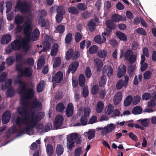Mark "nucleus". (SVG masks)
Masks as SVG:
<instances>
[{
	"label": "nucleus",
	"mask_w": 156,
	"mask_h": 156,
	"mask_svg": "<svg viewBox=\"0 0 156 156\" xmlns=\"http://www.w3.org/2000/svg\"><path fill=\"white\" fill-rule=\"evenodd\" d=\"M58 51V45L57 44H54L53 46L51 51V55L52 56H55Z\"/></svg>",
	"instance_id": "obj_27"
},
{
	"label": "nucleus",
	"mask_w": 156,
	"mask_h": 156,
	"mask_svg": "<svg viewBox=\"0 0 156 156\" xmlns=\"http://www.w3.org/2000/svg\"><path fill=\"white\" fill-rule=\"evenodd\" d=\"M73 39L72 34L71 33L67 34L65 39V43L66 44H69L72 41Z\"/></svg>",
	"instance_id": "obj_36"
},
{
	"label": "nucleus",
	"mask_w": 156,
	"mask_h": 156,
	"mask_svg": "<svg viewBox=\"0 0 156 156\" xmlns=\"http://www.w3.org/2000/svg\"><path fill=\"white\" fill-rule=\"evenodd\" d=\"M11 117L10 112L9 110H6L5 112L2 117V121L5 124H7L9 121Z\"/></svg>",
	"instance_id": "obj_14"
},
{
	"label": "nucleus",
	"mask_w": 156,
	"mask_h": 156,
	"mask_svg": "<svg viewBox=\"0 0 156 156\" xmlns=\"http://www.w3.org/2000/svg\"><path fill=\"white\" fill-rule=\"evenodd\" d=\"M115 34L118 38L121 41H125L127 40V37L125 34L120 31H117Z\"/></svg>",
	"instance_id": "obj_22"
},
{
	"label": "nucleus",
	"mask_w": 156,
	"mask_h": 156,
	"mask_svg": "<svg viewBox=\"0 0 156 156\" xmlns=\"http://www.w3.org/2000/svg\"><path fill=\"white\" fill-rule=\"evenodd\" d=\"M106 25L108 29L112 30L115 29L116 27L115 23L112 20H108L106 22Z\"/></svg>",
	"instance_id": "obj_26"
},
{
	"label": "nucleus",
	"mask_w": 156,
	"mask_h": 156,
	"mask_svg": "<svg viewBox=\"0 0 156 156\" xmlns=\"http://www.w3.org/2000/svg\"><path fill=\"white\" fill-rule=\"evenodd\" d=\"M74 144V141L69 140L68 139L67 140V146L70 151H71L75 147Z\"/></svg>",
	"instance_id": "obj_43"
},
{
	"label": "nucleus",
	"mask_w": 156,
	"mask_h": 156,
	"mask_svg": "<svg viewBox=\"0 0 156 156\" xmlns=\"http://www.w3.org/2000/svg\"><path fill=\"white\" fill-rule=\"evenodd\" d=\"M68 10L69 12L72 14L76 15L79 13V11L74 6H71L69 7L68 9Z\"/></svg>",
	"instance_id": "obj_39"
},
{
	"label": "nucleus",
	"mask_w": 156,
	"mask_h": 156,
	"mask_svg": "<svg viewBox=\"0 0 156 156\" xmlns=\"http://www.w3.org/2000/svg\"><path fill=\"white\" fill-rule=\"evenodd\" d=\"M31 34L30 35V38H27L28 40L30 41H35L37 40L40 36V31L39 29L37 28L34 29L33 32H32Z\"/></svg>",
	"instance_id": "obj_11"
},
{
	"label": "nucleus",
	"mask_w": 156,
	"mask_h": 156,
	"mask_svg": "<svg viewBox=\"0 0 156 156\" xmlns=\"http://www.w3.org/2000/svg\"><path fill=\"white\" fill-rule=\"evenodd\" d=\"M16 82L20 84L17 91L18 93L22 95L23 99L29 100L32 99L34 95V90L33 88H30L27 89L26 83L21 80L16 81Z\"/></svg>",
	"instance_id": "obj_1"
},
{
	"label": "nucleus",
	"mask_w": 156,
	"mask_h": 156,
	"mask_svg": "<svg viewBox=\"0 0 156 156\" xmlns=\"http://www.w3.org/2000/svg\"><path fill=\"white\" fill-rule=\"evenodd\" d=\"M79 84L82 87H83L85 84V77L83 74H81L79 75Z\"/></svg>",
	"instance_id": "obj_38"
},
{
	"label": "nucleus",
	"mask_w": 156,
	"mask_h": 156,
	"mask_svg": "<svg viewBox=\"0 0 156 156\" xmlns=\"http://www.w3.org/2000/svg\"><path fill=\"white\" fill-rule=\"evenodd\" d=\"M135 66L130 65L128 67L127 73L130 78H133L135 74Z\"/></svg>",
	"instance_id": "obj_21"
},
{
	"label": "nucleus",
	"mask_w": 156,
	"mask_h": 156,
	"mask_svg": "<svg viewBox=\"0 0 156 156\" xmlns=\"http://www.w3.org/2000/svg\"><path fill=\"white\" fill-rule=\"evenodd\" d=\"M88 138L89 140L92 139L95 136V132L94 130L90 129L87 132Z\"/></svg>",
	"instance_id": "obj_55"
},
{
	"label": "nucleus",
	"mask_w": 156,
	"mask_h": 156,
	"mask_svg": "<svg viewBox=\"0 0 156 156\" xmlns=\"http://www.w3.org/2000/svg\"><path fill=\"white\" fill-rule=\"evenodd\" d=\"M79 66V63L78 61H76L72 62L69 66L68 70L67 72L69 73L71 72L72 74L74 73L76 71Z\"/></svg>",
	"instance_id": "obj_12"
},
{
	"label": "nucleus",
	"mask_w": 156,
	"mask_h": 156,
	"mask_svg": "<svg viewBox=\"0 0 156 156\" xmlns=\"http://www.w3.org/2000/svg\"><path fill=\"white\" fill-rule=\"evenodd\" d=\"M65 108L64 104L62 103H58L56 106V110L58 112H62Z\"/></svg>",
	"instance_id": "obj_49"
},
{
	"label": "nucleus",
	"mask_w": 156,
	"mask_h": 156,
	"mask_svg": "<svg viewBox=\"0 0 156 156\" xmlns=\"http://www.w3.org/2000/svg\"><path fill=\"white\" fill-rule=\"evenodd\" d=\"M78 136L77 133H72L70 134V137H68V135L67 136V140L68 139L69 140L74 141L77 138Z\"/></svg>",
	"instance_id": "obj_53"
},
{
	"label": "nucleus",
	"mask_w": 156,
	"mask_h": 156,
	"mask_svg": "<svg viewBox=\"0 0 156 156\" xmlns=\"http://www.w3.org/2000/svg\"><path fill=\"white\" fill-rule=\"evenodd\" d=\"M94 62L95 65L96 66L97 70L100 71L103 65V62L98 58H96L94 59Z\"/></svg>",
	"instance_id": "obj_25"
},
{
	"label": "nucleus",
	"mask_w": 156,
	"mask_h": 156,
	"mask_svg": "<svg viewBox=\"0 0 156 156\" xmlns=\"http://www.w3.org/2000/svg\"><path fill=\"white\" fill-rule=\"evenodd\" d=\"M44 114L42 112H40L35 115V112L32 111L30 113V125L34 128L37 126V122H39L44 117Z\"/></svg>",
	"instance_id": "obj_5"
},
{
	"label": "nucleus",
	"mask_w": 156,
	"mask_h": 156,
	"mask_svg": "<svg viewBox=\"0 0 156 156\" xmlns=\"http://www.w3.org/2000/svg\"><path fill=\"white\" fill-rule=\"evenodd\" d=\"M125 86V83L122 79L119 80L116 84V88L118 90H120L122 88L123 86Z\"/></svg>",
	"instance_id": "obj_54"
},
{
	"label": "nucleus",
	"mask_w": 156,
	"mask_h": 156,
	"mask_svg": "<svg viewBox=\"0 0 156 156\" xmlns=\"http://www.w3.org/2000/svg\"><path fill=\"white\" fill-rule=\"evenodd\" d=\"M21 114H19L21 117H17L16 120V123L17 126L20 127L22 124L27 126L29 125L32 123H30L29 114L30 115V111L23 112Z\"/></svg>",
	"instance_id": "obj_2"
},
{
	"label": "nucleus",
	"mask_w": 156,
	"mask_h": 156,
	"mask_svg": "<svg viewBox=\"0 0 156 156\" xmlns=\"http://www.w3.org/2000/svg\"><path fill=\"white\" fill-rule=\"evenodd\" d=\"M107 78L105 75H103L101 76L99 81V85L100 87H103L106 84Z\"/></svg>",
	"instance_id": "obj_34"
},
{
	"label": "nucleus",
	"mask_w": 156,
	"mask_h": 156,
	"mask_svg": "<svg viewBox=\"0 0 156 156\" xmlns=\"http://www.w3.org/2000/svg\"><path fill=\"white\" fill-rule=\"evenodd\" d=\"M82 38L81 34L79 32L76 33L74 35V39L75 42L78 43L79 42Z\"/></svg>",
	"instance_id": "obj_51"
},
{
	"label": "nucleus",
	"mask_w": 156,
	"mask_h": 156,
	"mask_svg": "<svg viewBox=\"0 0 156 156\" xmlns=\"http://www.w3.org/2000/svg\"><path fill=\"white\" fill-rule=\"evenodd\" d=\"M103 75H105L107 74L108 77L111 76L113 74V69L109 66L105 65L102 71Z\"/></svg>",
	"instance_id": "obj_15"
},
{
	"label": "nucleus",
	"mask_w": 156,
	"mask_h": 156,
	"mask_svg": "<svg viewBox=\"0 0 156 156\" xmlns=\"http://www.w3.org/2000/svg\"><path fill=\"white\" fill-rule=\"evenodd\" d=\"M111 18L113 21L116 22H118L122 20L121 16L117 14L113 15Z\"/></svg>",
	"instance_id": "obj_44"
},
{
	"label": "nucleus",
	"mask_w": 156,
	"mask_h": 156,
	"mask_svg": "<svg viewBox=\"0 0 156 156\" xmlns=\"http://www.w3.org/2000/svg\"><path fill=\"white\" fill-rule=\"evenodd\" d=\"M38 22L39 24L42 27H44L46 25V20L42 16H39L38 18Z\"/></svg>",
	"instance_id": "obj_35"
},
{
	"label": "nucleus",
	"mask_w": 156,
	"mask_h": 156,
	"mask_svg": "<svg viewBox=\"0 0 156 156\" xmlns=\"http://www.w3.org/2000/svg\"><path fill=\"white\" fill-rule=\"evenodd\" d=\"M23 41L22 40L21 41L17 39L15 40L11 43L10 46H8L7 47L5 50L6 52L9 53L12 52L13 50H20L21 49V44Z\"/></svg>",
	"instance_id": "obj_4"
},
{
	"label": "nucleus",
	"mask_w": 156,
	"mask_h": 156,
	"mask_svg": "<svg viewBox=\"0 0 156 156\" xmlns=\"http://www.w3.org/2000/svg\"><path fill=\"white\" fill-rule=\"evenodd\" d=\"M15 62V58L13 56H10L6 58V62L8 66L12 65Z\"/></svg>",
	"instance_id": "obj_42"
},
{
	"label": "nucleus",
	"mask_w": 156,
	"mask_h": 156,
	"mask_svg": "<svg viewBox=\"0 0 156 156\" xmlns=\"http://www.w3.org/2000/svg\"><path fill=\"white\" fill-rule=\"evenodd\" d=\"M138 121L141 123L142 125L145 127H147L149 125V122L147 119H140Z\"/></svg>",
	"instance_id": "obj_57"
},
{
	"label": "nucleus",
	"mask_w": 156,
	"mask_h": 156,
	"mask_svg": "<svg viewBox=\"0 0 156 156\" xmlns=\"http://www.w3.org/2000/svg\"><path fill=\"white\" fill-rule=\"evenodd\" d=\"M22 40H23V41L21 44V49H23L24 52L27 53L30 48V46L29 43L30 41L28 40L27 39H22Z\"/></svg>",
	"instance_id": "obj_16"
},
{
	"label": "nucleus",
	"mask_w": 156,
	"mask_h": 156,
	"mask_svg": "<svg viewBox=\"0 0 156 156\" xmlns=\"http://www.w3.org/2000/svg\"><path fill=\"white\" fill-rule=\"evenodd\" d=\"M47 153L49 156H52L54 154V149L52 145L50 144L47 145L46 148Z\"/></svg>",
	"instance_id": "obj_31"
},
{
	"label": "nucleus",
	"mask_w": 156,
	"mask_h": 156,
	"mask_svg": "<svg viewBox=\"0 0 156 156\" xmlns=\"http://www.w3.org/2000/svg\"><path fill=\"white\" fill-rule=\"evenodd\" d=\"M33 128L30 125L27 126L21 130L19 131L18 133V134L17 135V136H22L23 134L25 133V132L27 133V134H29L30 133V131Z\"/></svg>",
	"instance_id": "obj_17"
},
{
	"label": "nucleus",
	"mask_w": 156,
	"mask_h": 156,
	"mask_svg": "<svg viewBox=\"0 0 156 156\" xmlns=\"http://www.w3.org/2000/svg\"><path fill=\"white\" fill-rule=\"evenodd\" d=\"M24 20V18L23 16L18 15L15 17L14 22L17 25H20L23 22Z\"/></svg>",
	"instance_id": "obj_32"
},
{
	"label": "nucleus",
	"mask_w": 156,
	"mask_h": 156,
	"mask_svg": "<svg viewBox=\"0 0 156 156\" xmlns=\"http://www.w3.org/2000/svg\"><path fill=\"white\" fill-rule=\"evenodd\" d=\"M126 72V69L125 65L121 67H119L117 74V76L119 78H121L125 75Z\"/></svg>",
	"instance_id": "obj_19"
},
{
	"label": "nucleus",
	"mask_w": 156,
	"mask_h": 156,
	"mask_svg": "<svg viewBox=\"0 0 156 156\" xmlns=\"http://www.w3.org/2000/svg\"><path fill=\"white\" fill-rule=\"evenodd\" d=\"M102 39L100 35H97L94 37V41L95 42L98 44H101L104 43L106 41V38L105 37H102Z\"/></svg>",
	"instance_id": "obj_28"
},
{
	"label": "nucleus",
	"mask_w": 156,
	"mask_h": 156,
	"mask_svg": "<svg viewBox=\"0 0 156 156\" xmlns=\"http://www.w3.org/2000/svg\"><path fill=\"white\" fill-rule=\"evenodd\" d=\"M24 99H21L22 103V106L17 109V112L19 114H21L23 112L28 111V102L27 101H23Z\"/></svg>",
	"instance_id": "obj_10"
},
{
	"label": "nucleus",
	"mask_w": 156,
	"mask_h": 156,
	"mask_svg": "<svg viewBox=\"0 0 156 156\" xmlns=\"http://www.w3.org/2000/svg\"><path fill=\"white\" fill-rule=\"evenodd\" d=\"M76 7L78 9L81 11H84L87 8V5L82 3H79Z\"/></svg>",
	"instance_id": "obj_60"
},
{
	"label": "nucleus",
	"mask_w": 156,
	"mask_h": 156,
	"mask_svg": "<svg viewBox=\"0 0 156 156\" xmlns=\"http://www.w3.org/2000/svg\"><path fill=\"white\" fill-rule=\"evenodd\" d=\"M44 64V59L40 58L39 59L37 64V69H41Z\"/></svg>",
	"instance_id": "obj_56"
},
{
	"label": "nucleus",
	"mask_w": 156,
	"mask_h": 156,
	"mask_svg": "<svg viewBox=\"0 0 156 156\" xmlns=\"http://www.w3.org/2000/svg\"><path fill=\"white\" fill-rule=\"evenodd\" d=\"M31 21L29 18L28 19L27 21L25 23V26L23 29V33L25 35L26 38H29L30 35H31L32 28V27Z\"/></svg>",
	"instance_id": "obj_6"
},
{
	"label": "nucleus",
	"mask_w": 156,
	"mask_h": 156,
	"mask_svg": "<svg viewBox=\"0 0 156 156\" xmlns=\"http://www.w3.org/2000/svg\"><path fill=\"white\" fill-rule=\"evenodd\" d=\"M104 107V104L103 102L99 101L97 103L96 108V112L99 113H101Z\"/></svg>",
	"instance_id": "obj_30"
},
{
	"label": "nucleus",
	"mask_w": 156,
	"mask_h": 156,
	"mask_svg": "<svg viewBox=\"0 0 156 156\" xmlns=\"http://www.w3.org/2000/svg\"><path fill=\"white\" fill-rule=\"evenodd\" d=\"M24 63V62H21L16 65L15 69L16 71L19 72V73H21L23 70L22 68Z\"/></svg>",
	"instance_id": "obj_45"
},
{
	"label": "nucleus",
	"mask_w": 156,
	"mask_h": 156,
	"mask_svg": "<svg viewBox=\"0 0 156 156\" xmlns=\"http://www.w3.org/2000/svg\"><path fill=\"white\" fill-rule=\"evenodd\" d=\"M64 149L63 146L60 145H58L56 147V151L57 154L58 156L61 155L63 153Z\"/></svg>",
	"instance_id": "obj_46"
},
{
	"label": "nucleus",
	"mask_w": 156,
	"mask_h": 156,
	"mask_svg": "<svg viewBox=\"0 0 156 156\" xmlns=\"http://www.w3.org/2000/svg\"><path fill=\"white\" fill-rule=\"evenodd\" d=\"M73 55V51L72 49L68 50L66 56V59L67 60H69L72 57Z\"/></svg>",
	"instance_id": "obj_64"
},
{
	"label": "nucleus",
	"mask_w": 156,
	"mask_h": 156,
	"mask_svg": "<svg viewBox=\"0 0 156 156\" xmlns=\"http://www.w3.org/2000/svg\"><path fill=\"white\" fill-rule=\"evenodd\" d=\"M132 97L130 95L128 96L125 99L124 102V105L126 107L130 105L132 101Z\"/></svg>",
	"instance_id": "obj_33"
},
{
	"label": "nucleus",
	"mask_w": 156,
	"mask_h": 156,
	"mask_svg": "<svg viewBox=\"0 0 156 156\" xmlns=\"http://www.w3.org/2000/svg\"><path fill=\"white\" fill-rule=\"evenodd\" d=\"M106 126L108 130L109 133L111 132L114 130L116 128L115 125L111 123L107 125Z\"/></svg>",
	"instance_id": "obj_58"
},
{
	"label": "nucleus",
	"mask_w": 156,
	"mask_h": 156,
	"mask_svg": "<svg viewBox=\"0 0 156 156\" xmlns=\"http://www.w3.org/2000/svg\"><path fill=\"white\" fill-rule=\"evenodd\" d=\"M106 54V51L104 50L99 51L98 53V56L101 58L105 57Z\"/></svg>",
	"instance_id": "obj_62"
},
{
	"label": "nucleus",
	"mask_w": 156,
	"mask_h": 156,
	"mask_svg": "<svg viewBox=\"0 0 156 156\" xmlns=\"http://www.w3.org/2000/svg\"><path fill=\"white\" fill-rule=\"evenodd\" d=\"M45 86V82L44 80L39 82L37 86V91L38 93L41 92L44 90Z\"/></svg>",
	"instance_id": "obj_24"
},
{
	"label": "nucleus",
	"mask_w": 156,
	"mask_h": 156,
	"mask_svg": "<svg viewBox=\"0 0 156 156\" xmlns=\"http://www.w3.org/2000/svg\"><path fill=\"white\" fill-rule=\"evenodd\" d=\"M73 106L72 103H69L67 106L66 109V114L68 117H71L73 113Z\"/></svg>",
	"instance_id": "obj_18"
},
{
	"label": "nucleus",
	"mask_w": 156,
	"mask_h": 156,
	"mask_svg": "<svg viewBox=\"0 0 156 156\" xmlns=\"http://www.w3.org/2000/svg\"><path fill=\"white\" fill-rule=\"evenodd\" d=\"M139 81L137 79V76L136 75L135 76L133 81V84L135 85H136L139 84V82L141 81L142 79V76L141 74H139L138 76Z\"/></svg>",
	"instance_id": "obj_47"
},
{
	"label": "nucleus",
	"mask_w": 156,
	"mask_h": 156,
	"mask_svg": "<svg viewBox=\"0 0 156 156\" xmlns=\"http://www.w3.org/2000/svg\"><path fill=\"white\" fill-rule=\"evenodd\" d=\"M12 80L11 79H8L7 81L5 82L4 84H2L1 86V89L5 90L10 87L12 84Z\"/></svg>",
	"instance_id": "obj_29"
},
{
	"label": "nucleus",
	"mask_w": 156,
	"mask_h": 156,
	"mask_svg": "<svg viewBox=\"0 0 156 156\" xmlns=\"http://www.w3.org/2000/svg\"><path fill=\"white\" fill-rule=\"evenodd\" d=\"M14 94V90L12 87L8 89L6 91V94L8 97H12Z\"/></svg>",
	"instance_id": "obj_59"
},
{
	"label": "nucleus",
	"mask_w": 156,
	"mask_h": 156,
	"mask_svg": "<svg viewBox=\"0 0 156 156\" xmlns=\"http://www.w3.org/2000/svg\"><path fill=\"white\" fill-rule=\"evenodd\" d=\"M63 14L57 13L55 16L56 21L58 23H60L63 19Z\"/></svg>",
	"instance_id": "obj_63"
},
{
	"label": "nucleus",
	"mask_w": 156,
	"mask_h": 156,
	"mask_svg": "<svg viewBox=\"0 0 156 156\" xmlns=\"http://www.w3.org/2000/svg\"><path fill=\"white\" fill-rule=\"evenodd\" d=\"M88 26L89 31L92 32L94 31L96 28V24L93 20H91L88 23Z\"/></svg>",
	"instance_id": "obj_23"
},
{
	"label": "nucleus",
	"mask_w": 156,
	"mask_h": 156,
	"mask_svg": "<svg viewBox=\"0 0 156 156\" xmlns=\"http://www.w3.org/2000/svg\"><path fill=\"white\" fill-rule=\"evenodd\" d=\"M33 70L31 68L26 67L21 73L18 75V77L21 78L24 75L27 77H30L33 73Z\"/></svg>",
	"instance_id": "obj_8"
},
{
	"label": "nucleus",
	"mask_w": 156,
	"mask_h": 156,
	"mask_svg": "<svg viewBox=\"0 0 156 156\" xmlns=\"http://www.w3.org/2000/svg\"><path fill=\"white\" fill-rule=\"evenodd\" d=\"M64 118L63 116L60 115H57L55 117L54 122L55 127L56 129H58L62 126Z\"/></svg>",
	"instance_id": "obj_7"
},
{
	"label": "nucleus",
	"mask_w": 156,
	"mask_h": 156,
	"mask_svg": "<svg viewBox=\"0 0 156 156\" xmlns=\"http://www.w3.org/2000/svg\"><path fill=\"white\" fill-rule=\"evenodd\" d=\"M142 111V108L140 106H136L133 108L132 110V113L134 115L140 114Z\"/></svg>",
	"instance_id": "obj_41"
},
{
	"label": "nucleus",
	"mask_w": 156,
	"mask_h": 156,
	"mask_svg": "<svg viewBox=\"0 0 156 156\" xmlns=\"http://www.w3.org/2000/svg\"><path fill=\"white\" fill-rule=\"evenodd\" d=\"M114 107L111 104H109L107 108L105 109V114L107 115H111L113 112Z\"/></svg>",
	"instance_id": "obj_40"
},
{
	"label": "nucleus",
	"mask_w": 156,
	"mask_h": 156,
	"mask_svg": "<svg viewBox=\"0 0 156 156\" xmlns=\"http://www.w3.org/2000/svg\"><path fill=\"white\" fill-rule=\"evenodd\" d=\"M63 79V74L61 71L58 72L54 76L52 77V81L59 83L62 81Z\"/></svg>",
	"instance_id": "obj_9"
},
{
	"label": "nucleus",
	"mask_w": 156,
	"mask_h": 156,
	"mask_svg": "<svg viewBox=\"0 0 156 156\" xmlns=\"http://www.w3.org/2000/svg\"><path fill=\"white\" fill-rule=\"evenodd\" d=\"M31 108L32 109H41L42 108L41 103L37 99L32 101L30 105Z\"/></svg>",
	"instance_id": "obj_13"
},
{
	"label": "nucleus",
	"mask_w": 156,
	"mask_h": 156,
	"mask_svg": "<svg viewBox=\"0 0 156 156\" xmlns=\"http://www.w3.org/2000/svg\"><path fill=\"white\" fill-rule=\"evenodd\" d=\"M98 50V47L96 45H93L89 48V52L90 54H94L97 52Z\"/></svg>",
	"instance_id": "obj_52"
},
{
	"label": "nucleus",
	"mask_w": 156,
	"mask_h": 156,
	"mask_svg": "<svg viewBox=\"0 0 156 156\" xmlns=\"http://www.w3.org/2000/svg\"><path fill=\"white\" fill-rule=\"evenodd\" d=\"M61 63V59L58 57H56L54 60L53 67L54 68H56L59 66Z\"/></svg>",
	"instance_id": "obj_50"
},
{
	"label": "nucleus",
	"mask_w": 156,
	"mask_h": 156,
	"mask_svg": "<svg viewBox=\"0 0 156 156\" xmlns=\"http://www.w3.org/2000/svg\"><path fill=\"white\" fill-rule=\"evenodd\" d=\"M65 29V26L62 24L58 25L56 28V30L57 31V32L60 34H63L64 32Z\"/></svg>",
	"instance_id": "obj_37"
},
{
	"label": "nucleus",
	"mask_w": 156,
	"mask_h": 156,
	"mask_svg": "<svg viewBox=\"0 0 156 156\" xmlns=\"http://www.w3.org/2000/svg\"><path fill=\"white\" fill-rule=\"evenodd\" d=\"M87 117L83 115L82 116L80 119V122L82 126L86 125L87 123Z\"/></svg>",
	"instance_id": "obj_61"
},
{
	"label": "nucleus",
	"mask_w": 156,
	"mask_h": 156,
	"mask_svg": "<svg viewBox=\"0 0 156 156\" xmlns=\"http://www.w3.org/2000/svg\"><path fill=\"white\" fill-rule=\"evenodd\" d=\"M11 35L8 34L4 35L1 38V42L2 44H7L11 40Z\"/></svg>",
	"instance_id": "obj_20"
},
{
	"label": "nucleus",
	"mask_w": 156,
	"mask_h": 156,
	"mask_svg": "<svg viewBox=\"0 0 156 156\" xmlns=\"http://www.w3.org/2000/svg\"><path fill=\"white\" fill-rule=\"evenodd\" d=\"M99 87L98 85H94L91 89V93L93 95H96L98 92Z\"/></svg>",
	"instance_id": "obj_48"
},
{
	"label": "nucleus",
	"mask_w": 156,
	"mask_h": 156,
	"mask_svg": "<svg viewBox=\"0 0 156 156\" xmlns=\"http://www.w3.org/2000/svg\"><path fill=\"white\" fill-rule=\"evenodd\" d=\"M30 9V5L26 2H22L19 0L16 3L15 8V12L20 11L21 13L27 12Z\"/></svg>",
	"instance_id": "obj_3"
}]
</instances>
